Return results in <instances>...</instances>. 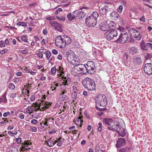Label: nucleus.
Segmentation results:
<instances>
[{"mask_svg":"<svg viewBox=\"0 0 152 152\" xmlns=\"http://www.w3.org/2000/svg\"><path fill=\"white\" fill-rule=\"evenodd\" d=\"M91 16H92V17L94 18L95 19H96L99 17V14L96 12L94 11L93 12L92 15Z\"/></svg>","mask_w":152,"mask_h":152,"instance_id":"29","label":"nucleus"},{"mask_svg":"<svg viewBox=\"0 0 152 152\" xmlns=\"http://www.w3.org/2000/svg\"><path fill=\"white\" fill-rule=\"evenodd\" d=\"M19 117L20 119H23L24 118V115L23 114L20 113L19 114Z\"/></svg>","mask_w":152,"mask_h":152,"instance_id":"48","label":"nucleus"},{"mask_svg":"<svg viewBox=\"0 0 152 152\" xmlns=\"http://www.w3.org/2000/svg\"><path fill=\"white\" fill-rule=\"evenodd\" d=\"M114 126H109L107 128V129L108 130H111L114 131L115 130L116 132L118 133L120 131L121 129V126L120 125V123L118 122L117 121L116 124L115 125H114Z\"/></svg>","mask_w":152,"mask_h":152,"instance_id":"9","label":"nucleus"},{"mask_svg":"<svg viewBox=\"0 0 152 152\" xmlns=\"http://www.w3.org/2000/svg\"><path fill=\"white\" fill-rule=\"evenodd\" d=\"M105 5L99 10L100 13L103 15H106L109 12H111L110 10L112 9V4L108 2H106Z\"/></svg>","mask_w":152,"mask_h":152,"instance_id":"6","label":"nucleus"},{"mask_svg":"<svg viewBox=\"0 0 152 152\" xmlns=\"http://www.w3.org/2000/svg\"><path fill=\"white\" fill-rule=\"evenodd\" d=\"M55 61V58L53 56H52L51 58L50 59L49 61V63L51 64V66L52 65V64H53V63L52 62L54 61Z\"/></svg>","mask_w":152,"mask_h":152,"instance_id":"37","label":"nucleus"},{"mask_svg":"<svg viewBox=\"0 0 152 152\" xmlns=\"http://www.w3.org/2000/svg\"><path fill=\"white\" fill-rule=\"evenodd\" d=\"M82 83L84 86L90 91L95 90L96 85L94 81L91 79L86 77V79L82 80Z\"/></svg>","mask_w":152,"mask_h":152,"instance_id":"2","label":"nucleus"},{"mask_svg":"<svg viewBox=\"0 0 152 152\" xmlns=\"http://www.w3.org/2000/svg\"><path fill=\"white\" fill-rule=\"evenodd\" d=\"M15 85L12 83H10L9 86V88L12 90H13L15 89Z\"/></svg>","mask_w":152,"mask_h":152,"instance_id":"36","label":"nucleus"},{"mask_svg":"<svg viewBox=\"0 0 152 152\" xmlns=\"http://www.w3.org/2000/svg\"><path fill=\"white\" fill-rule=\"evenodd\" d=\"M45 54L46 56V57L49 60V58L51 56V53L48 50H47L45 52Z\"/></svg>","mask_w":152,"mask_h":152,"instance_id":"28","label":"nucleus"},{"mask_svg":"<svg viewBox=\"0 0 152 152\" xmlns=\"http://www.w3.org/2000/svg\"><path fill=\"white\" fill-rule=\"evenodd\" d=\"M96 104L99 106L104 107L107 103V98L106 96L102 94H99L96 98Z\"/></svg>","mask_w":152,"mask_h":152,"instance_id":"3","label":"nucleus"},{"mask_svg":"<svg viewBox=\"0 0 152 152\" xmlns=\"http://www.w3.org/2000/svg\"><path fill=\"white\" fill-rule=\"evenodd\" d=\"M128 39V34L127 32L121 33L119 35L118 38L115 41V42L123 44L126 43Z\"/></svg>","mask_w":152,"mask_h":152,"instance_id":"5","label":"nucleus"},{"mask_svg":"<svg viewBox=\"0 0 152 152\" xmlns=\"http://www.w3.org/2000/svg\"><path fill=\"white\" fill-rule=\"evenodd\" d=\"M52 52L53 54H54L55 55L57 54L58 53V51L55 49L53 50H52Z\"/></svg>","mask_w":152,"mask_h":152,"instance_id":"58","label":"nucleus"},{"mask_svg":"<svg viewBox=\"0 0 152 152\" xmlns=\"http://www.w3.org/2000/svg\"><path fill=\"white\" fill-rule=\"evenodd\" d=\"M141 49L143 50H147L144 44H142L141 45Z\"/></svg>","mask_w":152,"mask_h":152,"instance_id":"47","label":"nucleus"},{"mask_svg":"<svg viewBox=\"0 0 152 152\" xmlns=\"http://www.w3.org/2000/svg\"><path fill=\"white\" fill-rule=\"evenodd\" d=\"M7 93V91L5 92L4 94L2 96L3 98H0V100L1 101L3 102H4L6 103L7 101V99L6 98V95Z\"/></svg>","mask_w":152,"mask_h":152,"instance_id":"25","label":"nucleus"},{"mask_svg":"<svg viewBox=\"0 0 152 152\" xmlns=\"http://www.w3.org/2000/svg\"><path fill=\"white\" fill-rule=\"evenodd\" d=\"M100 148L99 147H95V150L96 152H99V151Z\"/></svg>","mask_w":152,"mask_h":152,"instance_id":"64","label":"nucleus"},{"mask_svg":"<svg viewBox=\"0 0 152 152\" xmlns=\"http://www.w3.org/2000/svg\"><path fill=\"white\" fill-rule=\"evenodd\" d=\"M118 32L117 31L114 29H111L109 33L107 35L106 38L109 40L115 39L118 36Z\"/></svg>","mask_w":152,"mask_h":152,"instance_id":"8","label":"nucleus"},{"mask_svg":"<svg viewBox=\"0 0 152 152\" xmlns=\"http://www.w3.org/2000/svg\"><path fill=\"white\" fill-rule=\"evenodd\" d=\"M87 66H95L94 64L93 61H90L87 62V64H86Z\"/></svg>","mask_w":152,"mask_h":152,"instance_id":"30","label":"nucleus"},{"mask_svg":"<svg viewBox=\"0 0 152 152\" xmlns=\"http://www.w3.org/2000/svg\"><path fill=\"white\" fill-rule=\"evenodd\" d=\"M108 25V26L109 29L110 28V30L111 29H113L115 28V24L113 22H110V23Z\"/></svg>","mask_w":152,"mask_h":152,"instance_id":"26","label":"nucleus"},{"mask_svg":"<svg viewBox=\"0 0 152 152\" xmlns=\"http://www.w3.org/2000/svg\"><path fill=\"white\" fill-rule=\"evenodd\" d=\"M136 31V29L134 28H131L128 30V32L129 34H130V36H132V34H133L134 33H135Z\"/></svg>","mask_w":152,"mask_h":152,"instance_id":"32","label":"nucleus"},{"mask_svg":"<svg viewBox=\"0 0 152 152\" xmlns=\"http://www.w3.org/2000/svg\"><path fill=\"white\" fill-rule=\"evenodd\" d=\"M67 80L69 81H70L71 80V79L70 78H68L67 80L66 78L65 77L64 80V85H66L68 84V83Z\"/></svg>","mask_w":152,"mask_h":152,"instance_id":"40","label":"nucleus"},{"mask_svg":"<svg viewBox=\"0 0 152 152\" xmlns=\"http://www.w3.org/2000/svg\"><path fill=\"white\" fill-rule=\"evenodd\" d=\"M145 59H148L152 58V55L151 53H147L145 55Z\"/></svg>","mask_w":152,"mask_h":152,"instance_id":"34","label":"nucleus"},{"mask_svg":"<svg viewBox=\"0 0 152 152\" xmlns=\"http://www.w3.org/2000/svg\"><path fill=\"white\" fill-rule=\"evenodd\" d=\"M45 142L47 143V145L49 147H52L55 144V143L54 142L53 139L52 138L48 139V141H45Z\"/></svg>","mask_w":152,"mask_h":152,"instance_id":"20","label":"nucleus"},{"mask_svg":"<svg viewBox=\"0 0 152 152\" xmlns=\"http://www.w3.org/2000/svg\"><path fill=\"white\" fill-rule=\"evenodd\" d=\"M64 69L63 68V67H58V69H56V67H53L51 70V72L52 74H55L57 72H59L60 75H61L62 74H64V71H63Z\"/></svg>","mask_w":152,"mask_h":152,"instance_id":"14","label":"nucleus"},{"mask_svg":"<svg viewBox=\"0 0 152 152\" xmlns=\"http://www.w3.org/2000/svg\"><path fill=\"white\" fill-rule=\"evenodd\" d=\"M96 109L97 110H98L100 112H102V111H104L107 110L106 108H100L98 107L97 106L96 107Z\"/></svg>","mask_w":152,"mask_h":152,"instance_id":"42","label":"nucleus"},{"mask_svg":"<svg viewBox=\"0 0 152 152\" xmlns=\"http://www.w3.org/2000/svg\"><path fill=\"white\" fill-rule=\"evenodd\" d=\"M22 144L21 146L20 147V151H23L31 149V147L30 146L27 145H25V144L23 143H22Z\"/></svg>","mask_w":152,"mask_h":152,"instance_id":"22","label":"nucleus"},{"mask_svg":"<svg viewBox=\"0 0 152 152\" xmlns=\"http://www.w3.org/2000/svg\"><path fill=\"white\" fill-rule=\"evenodd\" d=\"M77 122H79L80 124H78V123L77 124V123L76 122L75 123V124H78L77 125L78 126H79L80 127H81L82 126V123L83 122V121L81 120V119L80 118H79L78 119V120H77Z\"/></svg>","mask_w":152,"mask_h":152,"instance_id":"33","label":"nucleus"},{"mask_svg":"<svg viewBox=\"0 0 152 152\" xmlns=\"http://www.w3.org/2000/svg\"><path fill=\"white\" fill-rule=\"evenodd\" d=\"M71 42V39L66 36H58L55 40L56 45L58 48H62L66 45H68Z\"/></svg>","mask_w":152,"mask_h":152,"instance_id":"1","label":"nucleus"},{"mask_svg":"<svg viewBox=\"0 0 152 152\" xmlns=\"http://www.w3.org/2000/svg\"><path fill=\"white\" fill-rule=\"evenodd\" d=\"M87 71L89 74H93L95 72V69L94 67H84Z\"/></svg>","mask_w":152,"mask_h":152,"instance_id":"19","label":"nucleus"},{"mask_svg":"<svg viewBox=\"0 0 152 152\" xmlns=\"http://www.w3.org/2000/svg\"><path fill=\"white\" fill-rule=\"evenodd\" d=\"M103 122L104 123L110 126H114V124L115 122L112 119L110 118H105L103 119Z\"/></svg>","mask_w":152,"mask_h":152,"instance_id":"13","label":"nucleus"},{"mask_svg":"<svg viewBox=\"0 0 152 152\" xmlns=\"http://www.w3.org/2000/svg\"><path fill=\"white\" fill-rule=\"evenodd\" d=\"M97 20V19H95L92 16H89L86 18L85 23L87 26L93 27L96 25Z\"/></svg>","mask_w":152,"mask_h":152,"instance_id":"7","label":"nucleus"},{"mask_svg":"<svg viewBox=\"0 0 152 152\" xmlns=\"http://www.w3.org/2000/svg\"><path fill=\"white\" fill-rule=\"evenodd\" d=\"M42 105H43L42 108L47 109L50 107L51 106L52 103L48 102H45L44 101L42 102Z\"/></svg>","mask_w":152,"mask_h":152,"instance_id":"24","label":"nucleus"},{"mask_svg":"<svg viewBox=\"0 0 152 152\" xmlns=\"http://www.w3.org/2000/svg\"><path fill=\"white\" fill-rule=\"evenodd\" d=\"M67 97V96L66 95H61V99L63 100L64 99H66Z\"/></svg>","mask_w":152,"mask_h":152,"instance_id":"60","label":"nucleus"},{"mask_svg":"<svg viewBox=\"0 0 152 152\" xmlns=\"http://www.w3.org/2000/svg\"><path fill=\"white\" fill-rule=\"evenodd\" d=\"M23 143L25 144V145H27L31 147L32 146L31 145L32 143L29 140L25 141Z\"/></svg>","mask_w":152,"mask_h":152,"instance_id":"31","label":"nucleus"},{"mask_svg":"<svg viewBox=\"0 0 152 152\" xmlns=\"http://www.w3.org/2000/svg\"><path fill=\"white\" fill-rule=\"evenodd\" d=\"M126 134L125 130L124 129L123 131L121 132V133H120L119 136L122 137H124L125 135Z\"/></svg>","mask_w":152,"mask_h":152,"instance_id":"41","label":"nucleus"},{"mask_svg":"<svg viewBox=\"0 0 152 152\" xmlns=\"http://www.w3.org/2000/svg\"><path fill=\"white\" fill-rule=\"evenodd\" d=\"M31 122L34 124H37V121L36 119H34L31 120Z\"/></svg>","mask_w":152,"mask_h":152,"instance_id":"56","label":"nucleus"},{"mask_svg":"<svg viewBox=\"0 0 152 152\" xmlns=\"http://www.w3.org/2000/svg\"><path fill=\"white\" fill-rule=\"evenodd\" d=\"M77 69L76 67H73L72 69V72L78 73V70H77Z\"/></svg>","mask_w":152,"mask_h":152,"instance_id":"44","label":"nucleus"},{"mask_svg":"<svg viewBox=\"0 0 152 152\" xmlns=\"http://www.w3.org/2000/svg\"><path fill=\"white\" fill-rule=\"evenodd\" d=\"M146 45L149 48H151V49L152 47V44L150 43H148L146 44Z\"/></svg>","mask_w":152,"mask_h":152,"instance_id":"57","label":"nucleus"},{"mask_svg":"<svg viewBox=\"0 0 152 152\" xmlns=\"http://www.w3.org/2000/svg\"><path fill=\"white\" fill-rule=\"evenodd\" d=\"M66 55L67 57V60L69 62H70L74 66H76L80 65L79 64H77L75 63V62H76V58L74 53L72 50H70L68 51L66 53Z\"/></svg>","mask_w":152,"mask_h":152,"instance_id":"4","label":"nucleus"},{"mask_svg":"<svg viewBox=\"0 0 152 152\" xmlns=\"http://www.w3.org/2000/svg\"><path fill=\"white\" fill-rule=\"evenodd\" d=\"M129 51V53L132 55L137 54L138 53L137 49L135 47L131 48H130Z\"/></svg>","mask_w":152,"mask_h":152,"instance_id":"23","label":"nucleus"},{"mask_svg":"<svg viewBox=\"0 0 152 152\" xmlns=\"http://www.w3.org/2000/svg\"><path fill=\"white\" fill-rule=\"evenodd\" d=\"M134 64L139 65L142 62L141 59L139 57H137L134 58Z\"/></svg>","mask_w":152,"mask_h":152,"instance_id":"27","label":"nucleus"},{"mask_svg":"<svg viewBox=\"0 0 152 152\" xmlns=\"http://www.w3.org/2000/svg\"><path fill=\"white\" fill-rule=\"evenodd\" d=\"M99 26L100 29L103 31H107L109 29L108 25L105 23H101Z\"/></svg>","mask_w":152,"mask_h":152,"instance_id":"16","label":"nucleus"},{"mask_svg":"<svg viewBox=\"0 0 152 152\" xmlns=\"http://www.w3.org/2000/svg\"><path fill=\"white\" fill-rule=\"evenodd\" d=\"M110 16L113 19L117 20L119 18L120 16L117 12L113 11L110 15Z\"/></svg>","mask_w":152,"mask_h":152,"instance_id":"17","label":"nucleus"},{"mask_svg":"<svg viewBox=\"0 0 152 152\" xmlns=\"http://www.w3.org/2000/svg\"><path fill=\"white\" fill-rule=\"evenodd\" d=\"M43 67H38V69L40 70L42 72H45L47 71V70L46 69H44V68H43L41 69L42 68H43Z\"/></svg>","mask_w":152,"mask_h":152,"instance_id":"45","label":"nucleus"},{"mask_svg":"<svg viewBox=\"0 0 152 152\" xmlns=\"http://www.w3.org/2000/svg\"><path fill=\"white\" fill-rule=\"evenodd\" d=\"M14 82L19 83L20 81V79L18 78H15L13 79Z\"/></svg>","mask_w":152,"mask_h":152,"instance_id":"46","label":"nucleus"},{"mask_svg":"<svg viewBox=\"0 0 152 152\" xmlns=\"http://www.w3.org/2000/svg\"><path fill=\"white\" fill-rule=\"evenodd\" d=\"M151 67H144L145 72L148 75L152 74V68Z\"/></svg>","mask_w":152,"mask_h":152,"instance_id":"21","label":"nucleus"},{"mask_svg":"<svg viewBox=\"0 0 152 152\" xmlns=\"http://www.w3.org/2000/svg\"><path fill=\"white\" fill-rule=\"evenodd\" d=\"M75 13V12L74 11L72 12V14L71 12H70L67 15V17L69 21H72L76 18V15Z\"/></svg>","mask_w":152,"mask_h":152,"instance_id":"15","label":"nucleus"},{"mask_svg":"<svg viewBox=\"0 0 152 152\" xmlns=\"http://www.w3.org/2000/svg\"><path fill=\"white\" fill-rule=\"evenodd\" d=\"M20 23V26H23L25 27H26L27 26V24L23 22H21Z\"/></svg>","mask_w":152,"mask_h":152,"instance_id":"54","label":"nucleus"},{"mask_svg":"<svg viewBox=\"0 0 152 152\" xmlns=\"http://www.w3.org/2000/svg\"><path fill=\"white\" fill-rule=\"evenodd\" d=\"M135 33L133 34V36L137 40H139L141 39V36L140 34V32L136 29Z\"/></svg>","mask_w":152,"mask_h":152,"instance_id":"18","label":"nucleus"},{"mask_svg":"<svg viewBox=\"0 0 152 152\" xmlns=\"http://www.w3.org/2000/svg\"><path fill=\"white\" fill-rule=\"evenodd\" d=\"M126 144L125 139L124 138H120L117 141L116 147L120 148L124 146Z\"/></svg>","mask_w":152,"mask_h":152,"instance_id":"12","label":"nucleus"},{"mask_svg":"<svg viewBox=\"0 0 152 152\" xmlns=\"http://www.w3.org/2000/svg\"><path fill=\"white\" fill-rule=\"evenodd\" d=\"M21 138H18L16 139V141L17 143H20L21 142Z\"/></svg>","mask_w":152,"mask_h":152,"instance_id":"50","label":"nucleus"},{"mask_svg":"<svg viewBox=\"0 0 152 152\" xmlns=\"http://www.w3.org/2000/svg\"><path fill=\"white\" fill-rule=\"evenodd\" d=\"M50 23L51 26L54 27L56 29L60 32L62 31L61 24L58 23L56 21H51L50 22Z\"/></svg>","mask_w":152,"mask_h":152,"instance_id":"11","label":"nucleus"},{"mask_svg":"<svg viewBox=\"0 0 152 152\" xmlns=\"http://www.w3.org/2000/svg\"><path fill=\"white\" fill-rule=\"evenodd\" d=\"M10 96L11 98L14 99L16 97V94L15 93H12L10 94Z\"/></svg>","mask_w":152,"mask_h":152,"instance_id":"43","label":"nucleus"},{"mask_svg":"<svg viewBox=\"0 0 152 152\" xmlns=\"http://www.w3.org/2000/svg\"><path fill=\"white\" fill-rule=\"evenodd\" d=\"M117 30L120 31L122 33H124L125 28L119 26V27L117 28Z\"/></svg>","mask_w":152,"mask_h":152,"instance_id":"38","label":"nucleus"},{"mask_svg":"<svg viewBox=\"0 0 152 152\" xmlns=\"http://www.w3.org/2000/svg\"><path fill=\"white\" fill-rule=\"evenodd\" d=\"M123 9V6L121 5H120L119 6L118 8L117 11L120 13H121Z\"/></svg>","mask_w":152,"mask_h":152,"instance_id":"35","label":"nucleus"},{"mask_svg":"<svg viewBox=\"0 0 152 152\" xmlns=\"http://www.w3.org/2000/svg\"><path fill=\"white\" fill-rule=\"evenodd\" d=\"M119 150L121 152H125L126 151V149L125 148H123L120 149Z\"/></svg>","mask_w":152,"mask_h":152,"instance_id":"63","label":"nucleus"},{"mask_svg":"<svg viewBox=\"0 0 152 152\" xmlns=\"http://www.w3.org/2000/svg\"><path fill=\"white\" fill-rule=\"evenodd\" d=\"M88 9H89V8L88 7H81L80 8V10H82L83 11V10L85 11V10H88Z\"/></svg>","mask_w":152,"mask_h":152,"instance_id":"55","label":"nucleus"},{"mask_svg":"<svg viewBox=\"0 0 152 152\" xmlns=\"http://www.w3.org/2000/svg\"><path fill=\"white\" fill-rule=\"evenodd\" d=\"M31 129L32 132H36L37 131V129L34 127H32Z\"/></svg>","mask_w":152,"mask_h":152,"instance_id":"62","label":"nucleus"},{"mask_svg":"<svg viewBox=\"0 0 152 152\" xmlns=\"http://www.w3.org/2000/svg\"><path fill=\"white\" fill-rule=\"evenodd\" d=\"M10 112L9 111L4 113L3 115V116L4 117H6L8 115L10 114Z\"/></svg>","mask_w":152,"mask_h":152,"instance_id":"51","label":"nucleus"},{"mask_svg":"<svg viewBox=\"0 0 152 152\" xmlns=\"http://www.w3.org/2000/svg\"><path fill=\"white\" fill-rule=\"evenodd\" d=\"M30 99L31 101H34L35 99V96L34 95H32L31 96V97Z\"/></svg>","mask_w":152,"mask_h":152,"instance_id":"59","label":"nucleus"},{"mask_svg":"<svg viewBox=\"0 0 152 152\" xmlns=\"http://www.w3.org/2000/svg\"><path fill=\"white\" fill-rule=\"evenodd\" d=\"M25 68V69H24V70H25L26 72L27 73H29L31 70L29 69L28 67H24Z\"/></svg>","mask_w":152,"mask_h":152,"instance_id":"53","label":"nucleus"},{"mask_svg":"<svg viewBox=\"0 0 152 152\" xmlns=\"http://www.w3.org/2000/svg\"><path fill=\"white\" fill-rule=\"evenodd\" d=\"M21 40L24 42H27V40L25 36H23L21 38Z\"/></svg>","mask_w":152,"mask_h":152,"instance_id":"49","label":"nucleus"},{"mask_svg":"<svg viewBox=\"0 0 152 152\" xmlns=\"http://www.w3.org/2000/svg\"><path fill=\"white\" fill-rule=\"evenodd\" d=\"M75 14L76 17H78L79 19H81L84 18L86 15L85 12L86 11L83 10V11L82 10H80L75 11Z\"/></svg>","mask_w":152,"mask_h":152,"instance_id":"10","label":"nucleus"},{"mask_svg":"<svg viewBox=\"0 0 152 152\" xmlns=\"http://www.w3.org/2000/svg\"><path fill=\"white\" fill-rule=\"evenodd\" d=\"M14 126L12 125H9L7 128L8 130L12 129L14 128Z\"/></svg>","mask_w":152,"mask_h":152,"instance_id":"61","label":"nucleus"},{"mask_svg":"<svg viewBox=\"0 0 152 152\" xmlns=\"http://www.w3.org/2000/svg\"><path fill=\"white\" fill-rule=\"evenodd\" d=\"M56 18L58 20H61L62 21H64L65 20V17H62L61 18L59 17L58 16H56Z\"/></svg>","mask_w":152,"mask_h":152,"instance_id":"39","label":"nucleus"},{"mask_svg":"<svg viewBox=\"0 0 152 152\" xmlns=\"http://www.w3.org/2000/svg\"><path fill=\"white\" fill-rule=\"evenodd\" d=\"M0 46L1 47H4L5 46V43L2 41H0Z\"/></svg>","mask_w":152,"mask_h":152,"instance_id":"52","label":"nucleus"}]
</instances>
